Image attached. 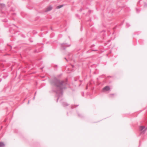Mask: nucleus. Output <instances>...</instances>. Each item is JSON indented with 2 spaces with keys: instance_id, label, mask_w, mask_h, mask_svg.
Wrapping results in <instances>:
<instances>
[{
  "instance_id": "1",
  "label": "nucleus",
  "mask_w": 147,
  "mask_h": 147,
  "mask_svg": "<svg viewBox=\"0 0 147 147\" xmlns=\"http://www.w3.org/2000/svg\"><path fill=\"white\" fill-rule=\"evenodd\" d=\"M52 9V7L51 6H50L47 7L45 10V11L46 12H48L51 11Z\"/></svg>"
},
{
  "instance_id": "2",
  "label": "nucleus",
  "mask_w": 147,
  "mask_h": 147,
  "mask_svg": "<svg viewBox=\"0 0 147 147\" xmlns=\"http://www.w3.org/2000/svg\"><path fill=\"white\" fill-rule=\"evenodd\" d=\"M140 130L142 132H144L146 129V128L144 126H141L140 127Z\"/></svg>"
},
{
  "instance_id": "3",
  "label": "nucleus",
  "mask_w": 147,
  "mask_h": 147,
  "mask_svg": "<svg viewBox=\"0 0 147 147\" xmlns=\"http://www.w3.org/2000/svg\"><path fill=\"white\" fill-rule=\"evenodd\" d=\"M110 89L109 87L108 86H106L103 89V91H107L109 90Z\"/></svg>"
},
{
  "instance_id": "4",
  "label": "nucleus",
  "mask_w": 147,
  "mask_h": 147,
  "mask_svg": "<svg viewBox=\"0 0 147 147\" xmlns=\"http://www.w3.org/2000/svg\"><path fill=\"white\" fill-rule=\"evenodd\" d=\"M4 146V144L1 142H0V147H3Z\"/></svg>"
},
{
  "instance_id": "5",
  "label": "nucleus",
  "mask_w": 147,
  "mask_h": 147,
  "mask_svg": "<svg viewBox=\"0 0 147 147\" xmlns=\"http://www.w3.org/2000/svg\"><path fill=\"white\" fill-rule=\"evenodd\" d=\"M63 6V5H61L57 7V8L58 9L60 8L61 7H62Z\"/></svg>"
},
{
  "instance_id": "6",
  "label": "nucleus",
  "mask_w": 147,
  "mask_h": 147,
  "mask_svg": "<svg viewBox=\"0 0 147 147\" xmlns=\"http://www.w3.org/2000/svg\"><path fill=\"white\" fill-rule=\"evenodd\" d=\"M110 95H114V94H111Z\"/></svg>"
}]
</instances>
